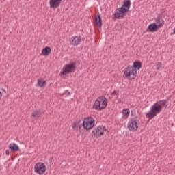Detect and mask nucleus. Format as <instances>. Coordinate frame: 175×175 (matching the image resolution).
<instances>
[{"instance_id": "1", "label": "nucleus", "mask_w": 175, "mask_h": 175, "mask_svg": "<svg viewBox=\"0 0 175 175\" xmlns=\"http://www.w3.org/2000/svg\"><path fill=\"white\" fill-rule=\"evenodd\" d=\"M167 103V100H161L157 101L153 105L150 107V111L146 113V118L149 120H152L157 114H159L162 111L163 106H165Z\"/></svg>"}, {"instance_id": "2", "label": "nucleus", "mask_w": 175, "mask_h": 175, "mask_svg": "<svg viewBox=\"0 0 175 175\" xmlns=\"http://www.w3.org/2000/svg\"><path fill=\"white\" fill-rule=\"evenodd\" d=\"M131 8V0H124L123 2V5L119 8H117L115 10V18H117L118 20H120L121 18H124L125 16H126V14L128 12H129V8Z\"/></svg>"}, {"instance_id": "3", "label": "nucleus", "mask_w": 175, "mask_h": 175, "mask_svg": "<svg viewBox=\"0 0 175 175\" xmlns=\"http://www.w3.org/2000/svg\"><path fill=\"white\" fill-rule=\"evenodd\" d=\"M106 106H107V98L103 96L98 97L95 100L92 107L94 110H97V111H100V110L106 109Z\"/></svg>"}, {"instance_id": "4", "label": "nucleus", "mask_w": 175, "mask_h": 175, "mask_svg": "<svg viewBox=\"0 0 175 175\" xmlns=\"http://www.w3.org/2000/svg\"><path fill=\"white\" fill-rule=\"evenodd\" d=\"M122 72L124 77H126L129 80H133L137 77V70L130 65L124 68Z\"/></svg>"}, {"instance_id": "5", "label": "nucleus", "mask_w": 175, "mask_h": 175, "mask_svg": "<svg viewBox=\"0 0 175 175\" xmlns=\"http://www.w3.org/2000/svg\"><path fill=\"white\" fill-rule=\"evenodd\" d=\"M76 70V63L71 62L70 64H66L60 73L61 75L66 76V75L71 73V72H75Z\"/></svg>"}, {"instance_id": "6", "label": "nucleus", "mask_w": 175, "mask_h": 175, "mask_svg": "<svg viewBox=\"0 0 175 175\" xmlns=\"http://www.w3.org/2000/svg\"><path fill=\"white\" fill-rule=\"evenodd\" d=\"M83 126L86 131H90L95 126V119L92 117L85 118L83 122Z\"/></svg>"}, {"instance_id": "7", "label": "nucleus", "mask_w": 175, "mask_h": 175, "mask_svg": "<svg viewBox=\"0 0 175 175\" xmlns=\"http://www.w3.org/2000/svg\"><path fill=\"white\" fill-rule=\"evenodd\" d=\"M106 129L103 126H97L94 128V129L92 131V133L94 137L96 139H99V137H102L105 135V131Z\"/></svg>"}, {"instance_id": "8", "label": "nucleus", "mask_w": 175, "mask_h": 175, "mask_svg": "<svg viewBox=\"0 0 175 175\" xmlns=\"http://www.w3.org/2000/svg\"><path fill=\"white\" fill-rule=\"evenodd\" d=\"M127 128L130 132H136L139 129V123L135 119H131L127 123Z\"/></svg>"}, {"instance_id": "9", "label": "nucleus", "mask_w": 175, "mask_h": 175, "mask_svg": "<svg viewBox=\"0 0 175 175\" xmlns=\"http://www.w3.org/2000/svg\"><path fill=\"white\" fill-rule=\"evenodd\" d=\"M34 172L38 174H43L46 172V165L43 163H37L34 165Z\"/></svg>"}, {"instance_id": "10", "label": "nucleus", "mask_w": 175, "mask_h": 175, "mask_svg": "<svg viewBox=\"0 0 175 175\" xmlns=\"http://www.w3.org/2000/svg\"><path fill=\"white\" fill-rule=\"evenodd\" d=\"M70 43L72 46H79L81 43V37L80 36H73L70 38Z\"/></svg>"}, {"instance_id": "11", "label": "nucleus", "mask_w": 175, "mask_h": 175, "mask_svg": "<svg viewBox=\"0 0 175 175\" xmlns=\"http://www.w3.org/2000/svg\"><path fill=\"white\" fill-rule=\"evenodd\" d=\"M62 3V0H49V6L51 9H57Z\"/></svg>"}, {"instance_id": "12", "label": "nucleus", "mask_w": 175, "mask_h": 175, "mask_svg": "<svg viewBox=\"0 0 175 175\" xmlns=\"http://www.w3.org/2000/svg\"><path fill=\"white\" fill-rule=\"evenodd\" d=\"M156 25V26L159 29L160 28H162L165 24V22L163 21V19L161 17H158L155 19V23H153Z\"/></svg>"}, {"instance_id": "13", "label": "nucleus", "mask_w": 175, "mask_h": 175, "mask_svg": "<svg viewBox=\"0 0 175 175\" xmlns=\"http://www.w3.org/2000/svg\"><path fill=\"white\" fill-rule=\"evenodd\" d=\"M148 29L150 32H157L158 31V27L155 23H151L148 26Z\"/></svg>"}, {"instance_id": "14", "label": "nucleus", "mask_w": 175, "mask_h": 175, "mask_svg": "<svg viewBox=\"0 0 175 175\" xmlns=\"http://www.w3.org/2000/svg\"><path fill=\"white\" fill-rule=\"evenodd\" d=\"M132 68H134L137 71L140 70V69H142V62H140V61L134 62Z\"/></svg>"}, {"instance_id": "15", "label": "nucleus", "mask_w": 175, "mask_h": 175, "mask_svg": "<svg viewBox=\"0 0 175 175\" xmlns=\"http://www.w3.org/2000/svg\"><path fill=\"white\" fill-rule=\"evenodd\" d=\"M46 82L45 80H43V79L40 78L38 79V83H37V87H40V88H44V85H46Z\"/></svg>"}, {"instance_id": "16", "label": "nucleus", "mask_w": 175, "mask_h": 175, "mask_svg": "<svg viewBox=\"0 0 175 175\" xmlns=\"http://www.w3.org/2000/svg\"><path fill=\"white\" fill-rule=\"evenodd\" d=\"M9 148L10 150H12V151L15 152L18 151V150H20V147L18 146V145L14 143L10 144Z\"/></svg>"}, {"instance_id": "17", "label": "nucleus", "mask_w": 175, "mask_h": 175, "mask_svg": "<svg viewBox=\"0 0 175 175\" xmlns=\"http://www.w3.org/2000/svg\"><path fill=\"white\" fill-rule=\"evenodd\" d=\"M122 117H124V118H128V117H129V115L131 114V111L128 108L124 109L122 111Z\"/></svg>"}, {"instance_id": "18", "label": "nucleus", "mask_w": 175, "mask_h": 175, "mask_svg": "<svg viewBox=\"0 0 175 175\" xmlns=\"http://www.w3.org/2000/svg\"><path fill=\"white\" fill-rule=\"evenodd\" d=\"M95 21L98 27L100 28V27H102V18H100V15H97L95 18Z\"/></svg>"}, {"instance_id": "19", "label": "nucleus", "mask_w": 175, "mask_h": 175, "mask_svg": "<svg viewBox=\"0 0 175 175\" xmlns=\"http://www.w3.org/2000/svg\"><path fill=\"white\" fill-rule=\"evenodd\" d=\"M51 53V49L49 46L42 49V55H49Z\"/></svg>"}, {"instance_id": "20", "label": "nucleus", "mask_w": 175, "mask_h": 175, "mask_svg": "<svg viewBox=\"0 0 175 175\" xmlns=\"http://www.w3.org/2000/svg\"><path fill=\"white\" fill-rule=\"evenodd\" d=\"M31 116L33 118H39V117L42 116V113H40V111H34L32 112Z\"/></svg>"}, {"instance_id": "21", "label": "nucleus", "mask_w": 175, "mask_h": 175, "mask_svg": "<svg viewBox=\"0 0 175 175\" xmlns=\"http://www.w3.org/2000/svg\"><path fill=\"white\" fill-rule=\"evenodd\" d=\"M77 128H79V122H74L72 124V129L76 130Z\"/></svg>"}, {"instance_id": "22", "label": "nucleus", "mask_w": 175, "mask_h": 175, "mask_svg": "<svg viewBox=\"0 0 175 175\" xmlns=\"http://www.w3.org/2000/svg\"><path fill=\"white\" fill-rule=\"evenodd\" d=\"M156 68H157V70H159V69H161V68H162V63L158 62L156 65Z\"/></svg>"}, {"instance_id": "23", "label": "nucleus", "mask_w": 175, "mask_h": 175, "mask_svg": "<svg viewBox=\"0 0 175 175\" xmlns=\"http://www.w3.org/2000/svg\"><path fill=\"white\" fill-rule=\"evenodd\" d=\"M111 95H113V96H116L117 98V96H118V91L117 90H114L112 93Z\"/></svg>"}, {"instance_id": "24", "label": "nucleus", "mask_w": 175, "mask_h": 175, "mask_svg": "<svg viewBox=\"0 0 175 175\" xmlns=\"http://www.w3.org/2000/svg\"><path fill=\"white\" fill-rule=\"evenodd\" d=\"M5 154L6 155H9V154H10V152L9 150H6Z\"/></svg>"}]
</instances>
